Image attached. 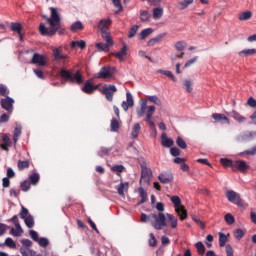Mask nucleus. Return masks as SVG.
Segmentation results:
<instances>
[{"label":"nucleus","mask_w":256,"mask_h":256,"mask_svg":"<svg viewBox=\"0 0 256 256\" xmlns=\"http://www.w3.org/2000/svg\"><path fill=\"white\" fill-rule=\"evenodd\" d=\"M50 13V17L44 16V19H46L50 27H46L43 23H40V35H43V37H53L57 31L59 35H63L65 29L61 28V14H59V10L55 7H50Z\"/></svg>","instance_id":"obj_1"},{"label":"nucleus","mask_w":256,"mask_h":256,"mask_svg":"<svg viewBox=\"0 0 256 256\" xmlns=\"http://www.w3.org/2000/svg\"><path fill=\"white\" fill-rule=\"evenodd\" d=\"M60 77L65 79V81H69V83H76V85H83L85 83V79H83V75H81L79 70L73 74L71 71L63 68L60 71Z\"/></svg>","instance_id":"obj_2"},{"label":"nucleus","mask_w":256,"mask_h":256,"mask_svg":"<svg viewBox=\"0 0 256 256\" xmlns=\"http://www.w3.org/2000/svg\"><path fill=\"white\" fill-rule=\"evenodd\" d=\"M150 223L156 231H161L163 227H167V217L165 213L159 212L158 214H150Z\"/></svg>","instance_id":"obj_3"},{"label":"nucleus","mask_w":256,"mask_h":256,"mask_svg":"<svg viewBox=\"0 0 256 256\" xmlns=\"http://www.w3.org/2000/svg\"><path fill=\"white\" fill-rule=\"evenodd\" d=\"M170 201L173 203L175 211L179 215L181 221H185V219H187V210L181 205V198H179V196H172Z\"/></svg>","instance_id":"obj_4"},{"label":"nucleus","mask_w":256,"mask_h":256,"mask_svg":"<svg viewBox=\"0 0 256 256\" xmlns=\"http://www.w3.org/2000/svg\"><path fill=\"white\" fill-rule=\"evenodd\" d=\"M52 57L55 63H63L65 65V59H69V55L63 53V47H57L52 49Z\"/></svg>","instance_id":"obj_5"},{"label":"nucleus","mask_w":256,"mask_h":256,"mask_svg":"<svg viewBox=\"0 0 256 256\" xmlns=\"http://www.w3.org/2000/svg\"><path fill=\"white\" fill-rule=\"evenodd\" d=\"M226 198L229 203H233V205H237L238 207H243V200L241 199V195H239V193L233 190H228L226 192Z\"/></svg>","instance_id":"obj_6"},{"label":"nucleus","mask_w":256,"mask_h":256,"mask_svg":"<svg viewBox=\"0 0 256 256\" xmlns=\"http://www.w3.org/2000/svg\"><path fill=\"white\" fill-rule=\"evenodd\" d=\"M100 91L102 95H105L107 101H113V93H117V86L105 84Z\"/></svg>","instance_id":"obj_7"},{"label":"nucleus","mask_w":256,"mask_h":256,"mask_svg":"<svg viewBox=\"0 0 256 256\" xmlns=\"http://www.w3.org/2000/svg\"><path fill=\"white\" fill-rule=\"evenodd\" d=\"M115 73L114 67L104 66L98 73L95 74L96 79H109Z\"/></svg>","instance_id":"obj_8"},{"label":"nucleus","mask_w":256,"mask_h":256,"mask_svg":"<svg viewBox=\"0 0 256 256\" xmlns=\"http://www.w3.org/2000/svg\"><path fill=\"white\" fill-rule=\"evenodd\" d=\"M29 235H30L31 239H33L35 241V243H38V245L40 247H43V248L48 247L49 240L45 237L39 238V234L37 233V231L29 230Z\"/></svg>","instance_id":"obj_9"},{"label":"nucleus","mask_w":256,"mask_h":256,"mask_svg":"<svg viewBox=\"0 0 256 256\" xmlns=\"http://www.w3.org/2000/svg\"><path fill=\"white\" fill-rule=\"evenodd\" d=\"M15 103V100L9 96H6V98H1L0 105L2 109H5L7 111L8 115H11L13 113V104Z\"/></svg>","instance_id":"obj_10"},{"label":"nucleus","mask_w":256,"mask_h":256,"mask_svg":"<svg viewBox=\"0 0 256 256\" xmlns=\"http://www.w3.org/2000/svg\"><path fill=\"white\" fill-rule=\"evenodd\" d=\"M152 176H153V173L151 172V169L143 168V170H141V178H140L139 184L149 185Z\"/></svg>","instance_id":"obj_11"},{"label":"nucleus","mask_w":256,"mask_h":256,"mask_svg":"<svg viewBox=\"0 0 256 256\" xmlns=\"http://www.w3.org/2000/svg\"><path fill=\"white\" fill-rule=\"evenodd\" d=\"M31 63L33 65H38V67H45L47 65V61L45 60V56L39 53H34Z\"/></svg>","instance_id":"obj_12"},{"label":"nucleus","mask_w":256,"mask_h":256,"mask_svg":"<svg viewBox=\"0 0 256 256\" xmlns=\"http://www.w3.org/2000/svg\"><path fill=\"white\" fill-rule=\"evenodd\" d=\"M158 180L163 185H169V183H173V173H171V172H161L158 176Z\"/></svg>","instance_id":"obj_13"},{"label":"nucleus","mask_w":256,"mask_h":256,"mask_svg":"<svg viewBox=\"0 0 256 256\" xmlns=\"http://www.w3.org/2000/svg\"><path fill=\"white\" fill-rule=\"evenodd\" d=\"M155 114V106H148V110L146 112V123L150 125L151 129H154L155 122L153 121V115Z\"/></svg>","instance_id":"obj_14"},{"label":"nucleus","mask_w":256,"mask_h":256,"mask_svg":"<svg viewBox=\"0 0 256 256\" xmlns=\"http://www.w3.org/2000/svg\"><path fill=\"white\" fill-rule=\"evenodd\" d=\"M212 118L214 119V121L216 123H221V125H230L231 124V121L229 120V118L227 116H225V114L214 113V114H212Z\"/></svg>","instance_id":"obj_15"},{"label":"nucleus","mask_w":256,"mask_h":256,"mask_svg":"<svg viewBox=\"0 0 256 256\" xmlns=\"http://www.w3.org/2000/svg\"><path fill=\"white\" fill-rule=\"evenodd\" d=\"M135 101L133 100V95L131 92L126 93V101L122 102V109L124 111H129L130 107H134Z\"/></svg>","instance_id":"obj_16"},{"label":"nucleus","mask_w":256,"mask_h":256,"mask_svg":"<svg viewBox=\"0 0 256 256\" xmlns=\"http://www.w3.org/2000/svg\"><path fill=\"white\" fill-rule=\"evenodd\" d=\"M226 115L234 119V121H237V123H244V121H247V118L241 115V113L237 112L236 110L226 112Z\"/></svg>","instance_id":"obj_17"},{"label":"nucleus","mask_w":256,"mask_h":256,"mask_svg":"<svg viewBox=\"0 0 256 256\" xmlns=\"http://www.w3.org/2000/svg\"><path fill=\"white\" fill-rule=\"evenodd\" d=\"M249 169V165L244 160H237L234 161V169L233 171H241L242 173H245Z\"/></svg>","instance_id":"obj_18"},{"label":"nucleus","mask_w":256,"mask_h":256,"mask_svg":"<svg viewBox=\"0 0 256 256\" xmlns=\"http://www.w3.org/2000/svg\"><path fill=\"white\" fill-rule=\"evenodd\" d=\"M109 25H111V19H101L98 22V29H100L101 33H105L109 31Z\"/></svg>","instance_id":"obj_19"},{"label":"nucleus","mask_w":256,"mask_h":256,"mask_svg":"<svg viewBox=\"0 0 256 256\" xmlns=\"http://www.w3.org/2000/svg\"><path fill=\"white\" fill-rule=\"evenodd\" d=\"M112 55L116 57L121 63H123V61H125V58L123 57L127 55V44H123L121 51L113 52Z\"/></svg>","instance_id":"obj_20"},{"label":"nucleus","mask_w":256,"mask_h":256,"mask_svg":"<svg viewBox=\"0 0 256 256\" xmlns=\"http://www.w3.org/2000/svg\"><path fill=\"white\" fill-rule=\"evenodd\" d=\"M149 110V107H147V100H142L140 104V108H137L136 113L137 117L141 118L143 115H145V112Z\"/></svg>","instance_id":"obj_21"},{"label":"nucleus","mask_w":256,"mask_h":256,"mask_svg":"<svg viewBox=\"0 0 256 256\" xmlns=\"http://www.w3.org/2000/svg\"><path fill=\"white\" fill-rule=\"evenodd\" d=\"M173 143H174L173 139L167 138V134L163 133L161 135V145H162V147H167V148L173 147Z\"/></svg>","instance_id":"obj_22"},{"label":"nucleus","mask_w":256,"mask_h":256,"mask_svg":"<svg viewBox=\"0 0 256 256\" xmlns=\"http://www.w3.org/2000/svg\"><path fill=\"white\" fill-rule=\"evenodd\" d=\"M166 35H167V33H162V34H159L158 36L150 39L147 42L148 47H153V45H156V43H159V41H162L163 37H165Z\"/></svg>","instance_id":"obj_23"},{"label":"nucleus","mask_w":256,"mask_h":256,"mask_svg":"<svg viewBox=\"0 0 256 256\" xmlns=\"http://www.w3.org/2000/svg\"><path fill=\"white\" fill-rule=\"evenodd\" d=\"M81 91L87 95H91V93H93V84L91 83V80H87L85 82L84 86L81 88Z\"/></svg>","instance_id":"obj_24"},{"label":"nucleus","mask_w":256,"mask_h":256,"mask_svg":"<svg viewBox=\"0 0 256 256\" xmlns=\"http://www.w3.org/2000/svg\"><path fill=\"white\" fill-rule=\"evenodd\" d=\"M23 221L25 222L26 227H28V229H33V227H35V218L33 217V215H28L26 218L23 219Z\"/></svg>","instance_id":"obj_25"},{"label":"nucleus","mask_w":256,"mask_h":256,"mask_svg":"<svg viewBox=\"0 0 256 256\" xmlns=\"http://www.w3.org/2000/svg\"><path fill=\"white\" fill-rule=\"evenodd\" d=\"M154 31L155 30H153V28H146L142 30L139 34L140 41H143V39H147V37H149V35H151Z\"/></svg>","instance_id":"obj_26"},{"label":"nucleus","mask_w":256,"mask_h":256,"mask_svg":"<svg viewBox=\"0 0 256 256\" xmlns=\"http://www.w3.org/2000/svg\"><path fill=\"white\" fill-rule=\"evenodd\" d=\"M120 127L121 125L119 124V121L117 120V118H112L110 123V129L112 133H117Z\"/></svg>","instance_id":"obj_27"},{"label":"nucleus","mask_w":256,"mask_h":256,"mask_svg":"<svg viewBox=\"0 0 256 256\" xmlns=\"http://www.w3.org/2000/svg\"><path fill=\"white\" fill-rule=\"evenodd\" d=\"M220 163L223 167H231L232 169H235V161L231 159L221 158Z\"/></svg>","instance_id":"obj_28"},{"label":"nucleus","mask_w":256,"mask_h":256,"mask_svg":"<svg viewBox=\"0 0 256 256\" xmlns=\"http://www.w3.org/2000/svg\"><path fill=\"white\" fill-rule=\"evenodd\" d=\"M82 29H83V23L79 20L72 23L70 26V31H72L73 33L77 31H81Z\"/></svg>","instance_id":"obj_29"},{"label":"nucleus","mask_w":256,"mask_h":256,"mask_svg":"<svg viewBox=\"0 0 256 256\" xmlns=\"http://www.w3.org/2000/svg\"><path fill=\"white\" fill-rule=\"evenodd\" d=\"M255 53H256V49L255 48H251V49H244V50L240 51L238 53V55L240 57H249L251 55H255Z\"/></svg>","instance_id":"obj_30"},{"label":"nucleus","mask_w":256,"mask_h":256,"mask_svg":"<svg viewBox=\"0 0 256 256\" xmlns=\"http://www.w3.org/2000/svg\"><path fill=\"white\" fill-rule=\"evenodd\" d=\"M141 131V124L139 123H135L134 126L132 127V138L133 139H137V137H139V133Z\"/></svg>","instance_id":"obj_31"},{"label":"nucleus","mask_w":256,"mask_h":256,"mask_svg":"<svg viewBox=\"0 0 256 256\" xmlns=\"http://www.w3.org/2000/svg\"><path fill=\"white\" fill-rule=\"evenodd\" d=\"M21 124H17L15 129H14V134H13V142L14 144L19 141V137H21Z\"/></svg>","instance_id":"obj_32"},{"label":"nucleus","mask_w":256,"mask_h":256,"mask_svg":"<svg viewBox=\"0 0 256 256\" xmlns=\"http://www.w3.org/2000/svg\"><path fill=\"white\" fill-rule=\"evenodd\" d=\"M139 195L141 197V201L139 202V205H143V203H147V192L143 187L138 188Z\"/></svg>","instance_id":"obj_33"},{"label":"nucleus","mask_w":256,"mask_h":256,"mask_svg":"<svg viewBox=\"0 0 256 256\" xmlns=\"http://www.w3.org/2000/svg\"><path fill=\"white\" fill-rule=\"evenodd\" d=\"M157 73H161L162 75H165L166 77H169L170 79H172V81H174V83H177V78L175 77V75H173V72L169 71V70H157Z\"/></svg>","instance_id":"obj_34"},{"label":"nucleus","mask_w":256,"mask_h":256,"mask_svg":"<svg viewBox=\"0 0 256 256\" xmlns=\"http://www.w3.org/2000/svg\"><path fill=\"white\" fill-rule=\"evenodd\" d=\"M151 19V13L147 10H140V20L145 23Z\"/></svg>","instance_id":"obj_35"},{"label":"nucleus","mask_w":256,"mask_h":256,"mask_svg":"<svg viewBox=\"0 0 256 256\" xmlns=\"http://www.w3.org/2000/svg\"><path fill=\"white\" fill-rule=\"evenodd\" d=\"M250 17H253V13L251 11H245L239 14L238 19L239 21H249Z\"/></svg>","instance_id":"obj_36"},{"label":"nucleus","mask_w":256,"mask_h":256,"mask_svg":"<svg viewBox=\"0 0 256 256\" xmlns=\"http://www.w3.org/2000/svg\"><path fill=\"white\" fill-rule=\"evenodd\" d=\"M71 47L72 49H75V47H80V49H85L87 47V43L84 40L72 41Z\"/></svg>","instance_id":"obj_37"},{"label":"nucleus","mask_w":256,"mask_h":256,"mask_svg":"<svg viewBox=\"0 0 256 256\" xmlns=\"http://www.w3.org/2000/svg\"><path fill=\"white\" fill-rule=\"evenodd\" d=\"M166 217L168 221L170 222L171 228L172 229H177V218L173 216V214H166Z\"/></svg>","instance_id":"obj_38"},{"label":"nucleus","mask_w":256,"mask_h":256,"mask_svg":"<svg viewBox=\"0 0 256 256\" xmlns=\"http://www.w3.org/2000/svg\"><path fill=\"white\" fill-rule=\"evenodd\" d=\"M101 35L102 39H104L108 45H113V38H111V33H109V31L101 32Z\"/></svg>","instance_id":"obj_39"},{"label":"nucleus","mask_w":256,"mask_h":256,"mask_svg":"<svg viewBox=\"0 0 256 256\" xmlns=\"http://www.w3.org/2000/svg\"><path fill=\"white\" fill-rule=\"evenodd\" d=\"M96 47L98 48L99 51H104L105 53H109V47H111L110 44L108 43H103V42H99L96 44Z\"/></svg>","instance_id":"obj_40"},{"label":"nucleus","mask_w":256,"mask_h":256,"mask_svg":"<svg viewBox=\"0 0 256 256\" xmlns=\"http://www.w3.org/2000/svg\"><path fill=\"white\" fill-rule=\"evenodd\" d=\"M218 237H219V245L220 247H225L226 243H227V235L223 232H219L218 233Z\"/></svg>","instance_id":"obj_41"},{"label":"nucleus","mask_w":256,"mask_h":256,"mask_svg":"<svg viewBox=\"0 0 256 256\" xmlns=\"http://www.w3.org/2000/svg\"><path fill=\"white\" fill-rule=\"evenodd\" d=\"M153 19H161L163 17V8L153 9Z\"/></svg>","instance_id":"obj_42"},{"label":"nucleus","mask_w":256,"mask_h":256,"mask_svg":"<svg viewBox=\"0 0 256 256\" xmlns=\"http://www.w3.org/2000/svg\"><path fill=\"white\" fill-rule=\"evenodd\" d=\"M191 4H193V0H184L178 3V9L183 11V9H187V7H189Z\"/></svg>","instance_id":"obj_43"},{"label":"nucleus","mask_w":256,"mask_h":256,"mask_svg":"<svg viewBox=\"0 0 256 256\" xmlns=\"http://www.w3.org/2000/svg\"><path fill=\"white\" fill-rule=\"evenodd\" d=\"M11 31H15L18 35H21V23L19 22H12L11 23Z\"/></svg>","instance_id":"obj_44"},{"label":"nucleus","mask_w":256,"mask_h":256,"mask_svg":"<svg viewBox=\"0 0 256 256\" xmlns=\"http://www.w3.org/2000/svg\"><path fill=\"white\" fill-rule=\"evenodd\" d=\"M29 160H24V161H21L19 160L18 161V169L19 171H23V169H29Z\"/></svg>","instance_id":"obj_45"},{"label":"nucleus","mask_w":256,"mask_h":256,"mask_svg":"<svg viewBox=\"0 0 256 256\" xmlns=\"http://www.w3.org/2000/svg\"><path fill=\"white\" fill-rule=\"evenodd\" d=\"M234 237L235 239H237L238 241H241V239H243V237H245V232L243 231V229L239 228L236 229L234 231Z\"/></svg>","instance_id":"obj_46"},{"label":"nucleus","mask_w":256,"mask_h":256,"mask_svg":"<svg viewBox=\"0 0 256 256\" xmlns=\"http://www.w3.org/2000/svg\"><path fill=\"white\" fill-rule=\"evenodd\" d=\"M39 179H40L39 173H33L29 177V181L31 185H37V183H39Z\"/></svg>","instance_id":"obj_47"},{"label":"nucleus","mask_w":256,"mask_h":256,"mask_svg":"<svg viewBox=\"0 0 256 256\" xmlns=\"http://www.w3.org/2000/svg\"><path fill=\"white\" fill-rule=\"evenodd\" d=\"M109 151H112V148L101 147L97 152V155L98 157H105L106 155H109Z\"/></svg>","instance_id":"obj_48"},{"label":"nucleus","mask_w":256,"mask_h":256,"mask_svg":"<svg viewBox=\"0 0 256 256\" xmlns=\"http://www.w3.org/2000/svg\"><path fill=\"white\" fill-rule=\"evenodd\" d=\"M128 187H129V182H125V183L121 182L117 188V191L120 195H125L124 190L125 188L127 189Z\"/></svg>","instance_id":"obj_49"},{"label":"nucleus","mask_w":256,"mask_h":256,"mask_svg":"<svg viewBox=\"0 0 256 256\" xmlns=\"http://www.w3.org/2000/svg\"><path fill=\"white\" fill-rule=\"evenodd\" d=\"M224 220L226 221L227 225H233V223H235V216H233L231 213H227L224 216Z\"/></svg>","instance_id":"obj_50"},{"label":"nucleus","mask_w":256,"mask_h":256,"mask_svg":"<svg viewBox=\"0 0 256 256\" xmlns=\"http://www.w3.org/2000/svg\"><path fill=\"white\" fill-rule=\"evenodd\" d=\"M148 101L154 103L155 105H158V107H161L162 105L161 99H159L157 95L149 96Z\"/></svg>","instance_id":"obj_51"},{"label":"nucleus","mask_w":256,"mask_h":256,"mask_svg":"<svg viewBox=\"0 0 256 256\" xmlns=\"http://www.w3.org/2000/svg\"><path fill=\"white\" fill-rule=\"evenodd\" d=\"M111 171H113L114 173H117V175H119V173H123V171H125V166L123 165H114L111 167Z\"/></svg>","instance_id":"obj_52"},{"label":"nucleus","mask_w":256,"mask_h":256,"mask_svg":"<svg viewBox=\"0 0 256 256\" xmlns=\"http://www.w3.org/2000/svg\"><path fill=\"white\" fill-rule=\"evenodd\" d=\"M187 47V42L185 41H178L176 44H175V48L177 49V51H185V48Z\"/></svg>","instance_id":"obj_53"},{"label":"nucleus","mask_w":256,"mask_h":256,"mask_svg":"<svg viewBox=\"0 0 256 256\" xmlns=\"http://www.w3.org/2000/svg\"><path fill=\"white\" fill-rule=\"evenodd\" d=\"M195 247L199 253V255H203L205 253V244H203V242H197L195 244Z\"/></svg>","instance_id":"obj_54"},{"label":"nucleus","mask_w":256,"mask_h":256,"mask_svg":"<svg viewBox=\"0 0 256 256\" xmlns=\"http://www.w3.org/2000/svg\"><path fill=\"white\" fill-rule=\"evenodd\" d=\"M2 141H3L4 145H6V147L13 146V142L11 141V138H9V135H7V134H4L2 136Z\"/></svg>","instance_id":"obj_55"},{"label":"nucleus","mask_w":256,"mask_h":256,"mask_svg":"<svg viewBox=\"0 0 256 256\" xmlns=\"http://www.w3.org/2000/svg\"><path fill=\"white\" fill-rule=\"evenodd\" d=\"M137 31H139V25L132 26L128 34V38L133 39V37L137 35Z\"/></svg>","instance_id":"obj_56"},{"label":"nucleus","mask_w":256,"mask_h":256,"mask_svg":"<svg viewBox=\"0 0 256 256\" xmlns=\"http://www.w3.org/2000/svg\"><path fill=\"white\" fill-rule=\"evenodd\" d=\"M20 187L22 191L26 193V191H29V189H31V184L29 183V181L24 180L23 182L20 183Z\"/></svg>","instance_id":"obj_57"},{"label":"nucleus","mask_w":256,"mask_h":256,"mask_svg":"<svg viewBox=\"0 0 256 256\" xmlns=\"http://www.w3.org/2000/svg\"><path fill=\"white\" fill-rule=\"evenodd\" d=\"M176 144L180 147V149H187V143L181 137H177Z\"/></svg>","instance_id":"obj_58"},{"label":"nucleus","mask_w":256,"mask_h":256,"mask_svg":"<svg viewBox=\"0 0 256 256\" xmlns=\"http://www.w3.org/2000/svg\"><path fill=\"white\" fill-rule=\"evenodd\" d=\"M19 215H20V219H25V218L29 217V215H31V214H29V210L27 208H25V206H22Z\"/></svg>","instance_id":"obj_59"},{"label":"nucleus","mask_w":256,"mask_h":256,"mask_svg":"<svg viewBox=\"0 0 256 256\" xmlns=\"http://www.w3.org/2000/svg\"><path fill=\"white\" fill-rule=\"evenodd\" d=\"M0 95H2V97H8L9 95V88H7V86L0 84Z\"/></svg>","instance_id":"obj_60"},{"label":"nucleus","mask_w":256,"mask_h":256,"mask_svg":"<svg viewBox=\"0 0 256 256\" xmlns=\"http://www.w3.org/2000/svg\"><path fill=\"white\" fill-rule=\"evenodd\" d=\"M5 245L7 247H10V249H15V247H17V244L15 243V241H13L11 238H6L5 239Z\"/></svg>","instance_id":"obj_61"},{"label":"nucleus","mask_w":256,"mask_h":256,"mask_svg":"<svg viewBox=\"0 0 256 256\" xmlns=\"http://www.w3.org/2000/svg\"><path fill=\"white\" fill-rule=\"evenodd\" d=\"M244 139H248V141L256 139V131L246 132L244 134Z\"/></svg>","instance_id":"obj_62"},{"label":"nucleus","mask_w":256,"mask_h":256,"mask_svg":"<svg viewBox=\"0 0 256 256\" xmlns=\"http://www.w3.org/2000/svg\"><path fill=\"white\" fill-rule=\"evenodd\" d=\"M113 5L118 9L116 13H121L123 11V5L121 4V0H113Z\"/></svg>","instance_id":"obj_63"},{"label":"nucleus","mask_w":256,"mask_h":256,"mask_svg":"<svg viewBox=\"0 0 256 256\" xmlns=\"http://www.w3.org/2000/svg\"><path fill=\"white\" fill-rule=\"evenodd\" d=\"M240 155H256V145L240 153Z\"/></svg>","instance_id":"obj_64"}]
</instances>
